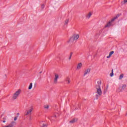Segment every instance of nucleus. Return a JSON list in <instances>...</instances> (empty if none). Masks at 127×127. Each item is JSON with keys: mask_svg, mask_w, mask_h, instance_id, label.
Segmentation results:
<instances>
[{"mask_svg": "<svg viewBox=\"0 0 127 127\" xmlns=\"http://www.w3.org/2000/svg\"><path fill=\"white\" fill-rule=\"evenodd\" d=\"M101 86H102V81L99 80L97 81V83L95 85V89L96 91L95 92V99L98 100L102 95H103V91H102V89H101Z\"/></svg>", "mask_w": 127, "mask_h": 127, "instance_id": "1", "label": "nucleus"}, {"mask_svg": "<svg viewBox=\"0 0 127 127\" xmlns=\"http://www.w3.org/2000/svg\"><path fill=\"white\" fill-rule=\"evenodd\" d=\"M79 37H80V35H79V34H74L70 38L69 41H67V42H71V43H73L74 41L79 39Z\"/></svg>", "mask_w": 127, "mask_h": 127, "instance_id": "2", "label": "nucleus"}, {"mask_svg": "<svg viewBox=\"0 0 127 127\" xmlns=\"http://www.w3.org/2000/svg\"><path fill=\"white\" fill-rule=\"evenodd\" d=\"M120 17V15L119 14H118L110 21H109L107 23V24L105 26V27L107 28V27H110V26H111L113 21H115V20H116V19H117V18H118V17Z\"/></svg>", "mask_w": 127, "mask_h": 127, "instance_id": "3", "label": "nucleus"}, {"mask_svg": "<svg viewBox=\"0 0 127 127\" xmlns=\"http://www.w3.org/2000/svg\"><path fill=\"white\" fill-rule=\"evenodd\" d=\"M20 92H21L20 89H18L17 91H16L13 95L12 97V100H16L18 96L20 95Z\"/></svg>", "mask_w": 127, "mask_h": 127, "instance_id": "4", "label": "nucleus"}, {"mask_svg": "<svg viewBox=\"0 0 127 127\" xmlns=\"http://www.w3.org/2000/svg\"><path fill=\"white\" fill-rule=\"evenodd\" d=\"M58 117H59V115L58 113H55L53 115V116L49 118V120H50V121H52L53 122H55Z\"/></svg>", "mask_w": 127, "mask_h": 127, "instance_id": "5", "label": "nucleus"}, {"mask_svg": "<svg viewBox=\"0 0 127 127\" xmlns=\"http://www.w3.org/2000/svg\"><path fill=\"white\" fill-rule=\"evenodd\" d=\"M58 79H59V75L57 73H55V78L54 79V84H57L58 83Z\"/></svg>", "mask_w": 127, "mask_h": 127, "instance_id": "6", "label": "nucleus"}, {"mask_svg": "<svg viewBox=\"0 0 127 127\" xmlns=\"http://www.w3.org/2000/svg\"><path fill=\"white\" fill-rule=\"evenodd\" d=\"M33 110V109L32 108H31L30 110H27V111L25 112V113H24V116L25 117V116H28V115H31V113H32Z\"/></svg>", "mask_w": 127, "mask_h": 127, "instance_id": "7", "label": "nucleus"}, {"mask_svg": "<svg viewBox=\"0 0 127 127\" xmlns=\"http://www.w3.org/2000/svg\"><path fill=\"white\" fill-rule=\"evenodd\" d=\"M78 121V119L77 118H74L72 120H71L70 121H69V124H75L76 122Z\"/></svg>", "mask_w": 127, "mask_h": 127, "instance_id": "8", "label": "nucleus"}, {"mask_svg": "<svg viewBox=\"0 0 127 127\" xmlns=\"http://www.w3.org/2000/svg\"><path fill=\"white\" fill-rule=\"evenodd\" d=\"M91 72V69L90 68H87L86 70L84 71V76H85L87 75V74H89Z\"/></svg>", "mask_w": 127, "mask_h": 127, "instance_id": "9", "label": "nucleus"}, {"mask_svg": "<svg viewBox=\"0 0 127 127\" xmlns=\"http://www.w3.org/2000/svg\"><path fill=\"white\" fill-rule=\"evenodd\" d=\"M82 66H83V64H82V63H80L77 65V69L78 70H79V69H81V68H82Z\"/></svg>", "mask_w": 127, "mask_h": 127, "instance_id": "10", "label": "nucleus"}, {"mask_svg": "<svg viewBox=\"0 0 127 127\" xmlns=\"http://www.w3.org/2000/svg\"><path fill=\"white\" fill-rule=\"evenodd\" d=\"M113 53H115V52H114V51L110 52L109 53V55L107 57V58H108V59L111 58V57H112V55H113Z\"/></svg>", "mask_w": 127, "mask_h": 127, "instance_id": "11", "label": "nucleus"}, {"mask_svg": "<svg viewBox=\"0 0 127 127\" xmlns=\"http://www.w3.org/2000/svg\"><path fill=\"white\" fill-rule=\"evenodd\" d=\"M65 81L66 82V84H70V83L71 82V81L70 80V78H69L68 77L65 78Z\"/></svg>", "mask_w": 127, "mask_h": 127, "instance_id": "12", "label": "nucleus"}, {"mask_svg": "<svg viewBox=\"0 0 127 127\" xmlns=\"http://www.w3.org/2000/svg\"><path fill=\"white\" fill-rule=\"evenodd\" d=\"M117 92L118 93H120L121 92H123V89H122V87H119L117 89Z\"/></svg>", "mask_w": 127, "mask_h": 127, "instance_id": "13", "label": "nucleus"}, {"mask_svg": "<svg viewBox=\"0 0 127 127\" xmlns=\"http://www.w3.org/2000/svg\"><path fill=\"white\" fill-rule=\"evenodd\" d=\"M86 16L89 19L91 16H92V12H90L88 14H87Z\"/></svg>", "mask_w": 127, "mask_h": 127, "instance_id": "14", "label": "nucleus"}, {"mask_svg": "<svg viewBox=\"0 0 127 127\" xmlns=\"http://www.w3.org/2000/svg\"><path fill=\"white\" fill-rule=\"evenodd\" d=\"M126 88H127V85L126 84H123L121 87V88L122 89L123 91H124V90H125V89H126Z\"/></svg>", "mask_w": 127, "mask_h": 127, "instance_id": "15", "label": "nucleus"}, {"mask_svg": "<svg viewBox=\"0 0 127 127\" xmlns=\"http://www.w3.org/2000/svg\"><path fill=\"white\" fill-rule=\"evenodd\" d=\"M127 0H124L121 2V4L122 5H124V4H126V3H127Z\"/></svg>", "mask_w": 127, "mask_h": 127, "instance_id": "16", "label": "nucleus"}, {"mask_svg": "<svg viewBox=\"0 0 127 127\" xmlns=\"http://www.w3.org/2000/svg\"><path fill=\"white\" fill-rule=\"evenodd\" d=\"M68 22H69V19H67L64 21V25H67Z\"/></svg>", "mask_w": 127, "mask_h": 127, "instance_id": "17", "label": "nucleus"}, {"mask_svg": "<svg viewBox=\"0 0 127 127\" xmlns=\"http://www.w3.org/2000/svg\"><path fill=\"white\" fill-rule=\"evenodd\" d=\"M32 89V83H30L28 87V90H31Z\"/></svg>", "mask_w": 127, "mask_h": 127, "instance_id": "18", "label": "nucleus"}, {"mask_svg": "<svg viewBox=\"0 0 127 127\" xmlns=\"http://www.w3.org/2000/svg\"><path fill=\"white\" fill-rule=\"evenodd\" d=\"M40 127H47V125L44 124H43L42 123H41Z\"/></svg>", "mask_w": 127, "mask_h": 127, "instance_id": "19", "label": "nucleus"}, {"mask_svg": "<svg viewBox=\"0 0 127 127\" xmlns=\"http://www.w3.org/2000/svg\"><path fill=\"white\" fill-rule=\"evenodd\" d=\"M124 78V74H121L119 76V80H122Z\"/></svg>", "mask_w": 127, "mask_h": 127, "instance_id": "20", "label": "nucleus"}, {"mask_svg": "<svg viewBox=\"0 0 127 127\" xmlns=\"http://www.w3.org/2000/svg\"><path fill=\"white\" fill-rule=\"evenodd\" d=\"M73 55V53L71 52L70 54V56L68 58V60H71V58H72V56Z\"/></svg>", "mask_w": 127, "mask_h": 127, "instance_id": "21", "label": "nucleus"}, {"mask_svg": "<svg viewBox=\"0 0 127 127\" xmlns=\"http://www.w3.org/2000/svg\"><path fill=\"white\" fill-rule=\"evenodd\" d=\"M110 76L113 77L114 76V69H112V73L110 74Z\"/></svg>", "mask_w": 127, "mask_h": 127, "instance_id": "22", "label": "nucleus"}, {"mask_svg": "<svg viewBox=\"0 0 127 127\" xmlns=\"http://www.w3.org/2000/svg\"><path fill=\"white\" fill-rule=\"evenodd\" d=\"M44 109H46L47 110H48L49 109V106L48 105H45L44 106Z\"/></svg>", "mask_w": 127, "mask_h": 127, "instance_id": "23", "label": "nucleus"}, {"mask_svg": "<svg viewBox=\"0 0 127 127\" xmlns=\"http://www.w3.org/2000/svg\"><path fill=\"white\" fill-rule=\"evenodd\" d=\"M44 4H42L41 5V8L42 9H43V8H44Z\"/></svg>", "mask_w": 127, "mask_h": 127, "instance_id": "24", "label": "nucleus"}, {"mask_svg": "<svg viewBox=\"0 0 127 127\" xmlns=\"http://www.w3.org/2000/svg\"><path fill=\"white\" fill-rule=\"evenodd\" d=\"M17 120V116L14 117V121H16Z\"/></svg>", "mask_w": 127, "mask_h": 127, "instance_id": "25", "label": "nucleus"}, {"mask_svg": "<svg viewBox=\"0 0 127 127\" xmlns=\"http://www.w3.org/2000/svg\"><path fill=\"white\" fill-rule=\"evenodd\" d=\"M106 93H107V89L104 91V94H106Z\"/></svg>", "mask_w": 127, "mask_h": 127, "instance_id": "26", "label": "nucleus"}, {"mask_svg": "<svg viewBox=\"0 0 127 127\" xmlns=\"http://www.w3.org/2000/svg\"><path fill=\"white\" fill-rule=\"evenodd\" d=\"M3 120H4V121H5V120H6V118L4 117V118H3Z\"/></svg>", "mask_w": 127, "mask_h": 127, "instance_id": "27", "label": "nucleus"}, {"mask_svg": "<svg viewBox=\"0 0 127 127\" xmlns=\"http://www.w3.org/2000/svg\"><path fill=\"white\" fill-rule=\"evenodd\" d=\"M42 73V71L39 72V74H41Z\"/></svg>", "mask_w": 127, "mask_h": 127, "instance_id": "28", "label": "nucleus"}, {"mask_svg": "<svg viewBox=\"0 0 127 127\" xmlns=\"http://www.w3.org/2000/svg\"><path fill=\"white\" fill-rule=\"evenodd\" d=\"M17 116H19V113H17Z\"/></svg>", "mask_w": 127, "mask_h": 127, "instance_id": "29", "label": "nucleus"}, {"mask_svg": "<svg viewBox=\"0 0 127 127\" xmlns=\"http://www.w3.org/2000/svg\"><path fill=\"white\" fill-rule=\"evenodd\" d=\"M3 123H5V120H3Z\"/></svg>", "mask_w": 127, "mask_h": 127, "instance_id": "30", "label": "nucleus"}, {"mask_svg": "<svg viewBox=\"0 0 127 127\" xmlns=\"http://www.w3.org/2000/svg\"><path fill=\"white\" fill-rule=\"evenodd\" d=\"M5 78H6V74H5Z\"/></svg>", "mask_w": 127, "mask_h": 127, "instance_id": "31", "label": "nucleus"}, {"mask_svg": "<svg viewBox=\"0 0 127 127\" xmlns=\"http://www.w3.org/2000/svg\"><path fill=\"white\" fill-rule=\"evenodd\" d=\"M126 116H127V113H126Z\"/></svg>", "mask_w": 127, "mask_h": 127, "instance_id": "32", "label": "nucleus"}, {"mask_svg": "<svg viewBox=\"0 0 127 127\" xmlns=\"http://www.w3.org/2000/svg\"><path fill=\"white\" fill-rule=\"evenodd\" d=\"M30 120H31V117H30Z\"/></svg>", "mask_w": 127, "mask_h": 127, "instance_id": "33", "label": "nucleus"}, {"mask_svg": "<svg viewBox=\"0 0 127 127\" xmlns=\"http://www.w3.org/2000/svg\"><path fill=\"white\" fill-rule=\"evenodd\" d=\"M107 89H108V86H107Z\"/></svg>", "mask_w": 127, "mask_h": 127, "instance_id": "34", "label": "nucleus"}]
</instances>
